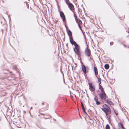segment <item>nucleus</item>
Masks as SVG:
<instances>
[{
	"label": "nucleus",
	"mask_w": 129,
	"mask_h": 129,
	"mask_svg": "<svg viewBox=\"0 0 129 129\" xmlns=\"http://www.w3.org/2000/svg\"><path fill=\"white\" fill-rule=\"evenodd\" d=\"M74 50L75 54L77 55L78 57H80L82 55V52L80 47L78 45L75 46Z\"/></svg>",
	"instance_id": "obj_1"
},
{
	"label": "nucleus",
	"mask_w": 129,
	"mask_h": 129,
	"mask_svg": "<svg viewBox=\"0 0 129 129\" xmlns=\"http://www.w3.org/2000/svg\"><path fill=\"white\" fill-rule=\"evenodd\" d=\"M41 107L42 109H43L45 111L48 109L49 105L45 102L42 103L41 105Z\"/></svg>",
	"instance_id": "obj_2"
},
{
	"label": "nucleus",
	"mask_w": 129,
	"mask_h": 129,
	"mask_svg": "<svg viewBox=\"0 0 129 129\" xmlns=\"http://www.w3.org/2000/svg\"><path fill=\"white\" fill-rule=\"evenodd\" d=\"M102 109L105 113L106 116L111 113V109L109 107H107V108H102Z\"/></svg>",
	"instance_id": "obj_3"
},
{
	"label": "nucleus",
	"mask_w": 129,
	"mask_h": 129,
	"mask_svg": "<svg viewBox=\"0 0 129 129\" xmlns=\"http://www.w3.org/2000/svg\"><path fill=\"white\" fill-rule=\"evenodd\" d=\"M84 52L85 55L88 57L90 56L91 55V51L87 45L85 49Z\"/></svg>",
	"instance_id": "obj_4"
},
{
	"label": "nucleus",
	"mask_w": 129,
	"mask_h": 129,
	"mask_svg": "<svg viewBox=\"0 0 129 129\" xmlns=\"http://www.w3.org/2000/svg\"><path fill=\"white\" fill-rule=\"evenodd\" d=\"M82 70L85 75H86V73L88 72L89 68L88 67H86L83 65L82 66Z\"/></svg>",
	"instance_id": "obj_5"
},
{
	"label": "nucleus",
	"mask_w": 129,
	"mask_h": 129,
	"mask_svg": "<svg viewBox=\"0 0 129 129\" xmlns=\"http://www.w3.org/2000/svg\"><path fill=\"white\" fill-rule=\"evenodd\" d=\"M60 16L63 20V21L65 22L66 21V18L65 16L64 15L63 12L62 11H59Z\"/></svg>",
	"instance_id": "obj_6"
},
{
	"label": "nucleus",
	"mask_w": 129,
	"mask_h": 129,
	"mask_svg": "<svg viewBox=\"0 0 129 129\" xmlns=\"http://www.w3.org/2000/svg\"><path fill=\"white\" fill-rule=\"evenodd\" d=\"M89 86V89L91 91L93 92L95 90V87L93 84L92 83H89L88 84Z\"/></svg>",
	"instance_id": "obj_7"
},
{
	"label": "nucleus",
	"mask_w": 129,
	"mask_h": 129,
	"mask_svg": "<svg viewBox=\"0 0 129 129\" xmlns=\"http://www.w3.org/2000/svg\"><path fill=\"white\" fill-rule=\"evenodd\" d=\"M99 95L100 97L102 100H105L106 98V94L105 92L101 93Z\"/></svg>",
	"instance_id": "obj_8"
},
{
	"label": "nucleus",
	"mask_w": 129,
	"mask_h": 129,
	"mask_svg": "<svg viewBox=\"0 0 129 129\" xmlns=\"http://www.w3.org/2000/svg\"><path fill=\"white\" fill-rule=\"evenodd\" d=\"M68 7L70 10L73 12L75 10V8L73 4L70 3L68 5Z\"/></svg>",
	"instance_id": "obj_9"
},
{
	"label": "nucleus",
	"mask_w": 129,
	"mask_h": 129,
	"mask_svg": "<svg viewBox=\"0 0 129 129\" xmlns=\"http://www.w3.org/2000/svg\"><path fill=\"white\" fill-rule=\"evenodd\" d=\"M69 40L70 43L72 45H74V46L78 45L76 42L74 41L72 37H69Z\"/></svg>",
	"instance_id": "obj_10"
},
{
	"label": "nucleus",
	"mask_w": 129,
	"mask_h": 129,
	"mask_svg": "<svg viewBox=\"0 0 129 129\" xmlns=\"http://www.w3.org/2000/svg\"><path fill=\"white\" fill-rule=\"evenodd\" d=\"M93 71L96 77H97L98 76V71L97 68L96 67H94L93 69Z\"/></svg>",
	"instance_id": "obj_11"
},
{
	"label": "nucleus",
	"mask_w": 129,
	"mask_h": 129,
	"mask_svg": "<svg viewBox=\"0 0 129 129\" xmlns=\"http://www.w3.org/2000/svg\"><path fill=\"white\" fill-rule=\"evenodd\" d=\"M105 101L106 103L110 105H114V104L110 100L107 99Z\"/></svg>",
	"instance_id": "obj_12"
},
{
	"label": "nucleus",
	"mask_w": 129,
	"mask_h": 129,
	"mask_svg": "<svg viewBox=\"0 0 129 129\" xmlns=\"http://www.w3.org/2000/svg\"><path fill=\"white\" fill-rule=\"evenodd\" d=\"M118 126L119 129H126L124 126L123 124L121 123H118Z\"/></svg>",
	"instance_id": "obj_13"
},
{
	"label": "nucleus",
	"mask_w": 129,
	"mask_h": 129,
	"mask_svg": "<svg viewBox=\"0 0 129 129\" xmlns=\"http://www.w3.org/2000/svg\"><path fill=\"white\" fill-rule=\"evenodd\" d=\"M94 100L96 102V104L98 105H99L100 104V103L99 101H98V99L97 96H95L94 98Z\"/></svg>",
	"instance_id": "obj_14"
},
{
	"label": "nucleus",
	"mask_w": 129,
	"mask_h": 129,
	"mask_svg": "<svg viewBox=\"0 0 129 129\" xmlns=\"http://www.w3.org/2000/svg\"><path fill=\"white\" fill-rule=\"evenodd\" d=\"M78 23V26L79 28H80V29H81V27L82 26V22L81 21V20L80 19L79 20V22L77 23Z\"/></svg>",
	"instance_id": "obj_15"
},
{
	"label": "nucleus",
	"mask_w": 129,
	"mask_h": 129,
	"mask_svg": "<svg viewBox=\"0 0 129 129\" xmlns=\"http://www.w3.org/2000/svg\"><path fill=\"white\" fill-rule=\"evenodd\" d=\"M99 89L100 90L101 93L105 92L104 89L101 85H99Z\"/></svg>",
	"instance_id": "obj_16"
},
{
	"label": "nucleus",
	"mask_w": 129,
	"mask_h": 129,
	"mask_svg": "<svg viewBox=\"0 0 129 129\" xmlns=\"http://www.w3.org/2000/svg\"><path fill=\"white\" fill-rule=\"evenodd\" d=\"M81 104L82 108L83 110V112H84V114H87V113L86 112V111H85V108L84 106L83 105V103H81Z\"/></svg>",
	"instance_id": "obj_17"
},
{
	"label": "nucleus",
	"mask_w": 129,
	"mask_h": 129,
	"mask_svg": "<svg viewBox=\"0 0 129 129\" xmlns=\"http://www.w3.org/2000/svg\"><path fill=\"white\" fill-rule=\"evenodd\" d=\"M67 32L68 35L69 37H72V32L70 30H68L67 31Z\"/></svg>",
	"instance_id": "obj_18"
},
{
	"label": "nucleus",
	"mask_w": 129,
	"mask_h": 129,
	"mask_svg": "<svg viewBox=\"0 0 129 129\" xmlns=\"http://www.w3.org/2000/svg\"><path fill=\"white\" fill-rule=\"evenodd\" d=\"M74 17H75V21H76V22L77 23H78L79 22V21L77 18V17L76 15H74Z\"/></svg>",
	"instance_id": "obj_19"
},
{
	"label": "nucleus",
	"mask_w": 129,
	"mask_h": 129,
	"mask_svg": "<svg viewBox=\"0 0 129 129\" xmlns=\"http://www.w3.org/2000/svg\"><path fill=\"white\" fill-rule=\"evenodd\" d=\"M74 17H75V21H76V22L77 23H78L79 22V21L77 18V17L76 15H74Z\"/></svg>",
	"instance_id": "obj_20"
},
{
	"label": "nucleus",
	"mask_w": 129,
	"mask_h": 129,
	"mask_svg": "<svg viewBox=\"0 0 129 129\" xmlns=\"http://www.w3.org/2000/svg\"><path fill=\"white\" fill-rule=\"evenodd\" d=\"M109 65L108 64H106L105 65V68L106 69H108L109 68Z\"/></svg>",
	"instance_id": "obj_21"
},
{
	"label": "nucleus",
	"mask_w": 129,
	"mask_h": 129,
	"mask_svg": "<svg viewBox=\"0 0 129 129\" xmlns=\"http://www.w3.org/2000/svg\"><path fill=\"white\" fill-rule=\"evenodd\" d=\"M106 129H110V127L109 125L107 124L106 125L105 127Z\"/></svg>",
	"instance_id": "obj_22"
},
{
	"label": "nucleus",
	"mask_w": 129,
	"mask_h": 129,
	"mask_svg": "<svg viewBox=\"0 0 129 129\" xmlns=\"http://www.w3.org/2000/svg\"><path fill=\"white\" fill-rule=\"evenodd\" d=\"M66 4L68 5V4L70 3V2L69 0H65Z\"/></svg>",
	"instance_id": "obj_23"
},
{
	"label": "nucleus",
	"mask_w": 129,
	"mask_h": 129,
	"mask_svg": "<svg viewBox=\"0 0 129 129\" xmlns=\"http://www.w3.org/2000/svg\"><path fill=\"white\" fill-rule=\"evenodd\" d=\"M103 107H104V108H107V107H108V106L106 104H104L103 105Z\"/></svg>",
	"instance_id": "obj_24"
},
{
	"label": "nucleus",
	"mask_w": 129,
	"mask_h": 129,
	"mask_svg": "<svg viewBox=\"0 0 129 129\" xmlns=\"http://www.w3.org/2000/svg\"><path fill=\"white\" fill-rule=\"evenodd\" d=\"M96 77L98 78V80L99 82L101 81V79L98 76H97V77Z\"/></svg>",
	"instance_id": "obj_25"
},
{
	"label": "nucleus",
	"mask_w": 129,
	"mask_h": 129,
	"mask_svg": "<svg viewBox=\"0 0 129 129\" xmlns=\"http://www.w3.org/2000/svg\"><path fill=\"white\" fill-rule=\"evenodd\" d=\"M41 109H40L39 110V113L41 115H45V114H43V113H41Z\"/></svg>",
	"instance_id": "obj_26"
},
{
	"label": "nucleus",
	"mask_w": 129,
	"mask_h": 129,
	"mask_svg": "<svg viewBox=\"0 0 129 129\" xmlns=\"http://www.w3.org/2000/svg\"><path fill=\"white\" fill-rule=\"evenodd\" d=\"M76 91L79 94V91L78 90H76Z\"/></svg>",
	"instance_id": "obj_27"
},
{
	"label": "nucleus",
	"mask_w": 129,
	"mask_h": 129,
	"mask_svg": "<svg viewBox=\"0 0 129 129\" xmlns=\"http://www.w3.org/2000/svg\"><path fill=\"white\" fill-rule=\"evenodd\" d=\"M101 81H100L99 82V85H100V84H101Z\"/></svg>",
	"instance_id": "obj_28"
},
{
	"label": "nucleus",
	"mask_w": 129,
	"mask_h": 129,
	"mask_svg": "<svg viewBox=\"0 0 129 129\" xmlns=\"http://www.w3.org/2000/svg\"><path fill=\"white\" fill-rule=\"evenodd\" d=\"M26 5L27 6H28V8L29 7H28V4H27V3H26Z\"/></svg>",
	"instance_id": "obj_29"
},
{
	"label": "nucleus",
	"mask_w": 129,
	"mask_h": 129,
	"mask_svg": "<svg viewBox=\"0 0 129 129\" xmlns=\"http://www.w3.org/2000/svg\"><path fill=\"white\" fill-rule=\"evenodd\" d=\"M115 113L116 114V115H118V113H116L115 112Z\"/></svg>",
	"instance_id": "obj_30"
},
{
	"label": "nucleus",
	"mask_w": 129,
	"mask_h": 129,
	"mask_svg": "<svg viewBox=\"0 0 129 129\" xmlns=\"http://www.w3.org/2000/svg\"><path fill=\"white\" fill-rule=\"evenodd\" d=\"M74 94V95L75 97V98H76V94Z\"/></svg>",
	"instance_id": "obj_31"
},
{
	"label": "nucleus",
	"mask_w": 129,
	"mask_h": 129,
	"mask_svg": "<svg viewBox=\"0 0 129 129\" xmlns=\"http://www.w3.org/2000/svg\"><path fill=\"white\" fill-rule=\"evenodd\" d=\"M33 109V107H31V108H30V109Z\"/></svg>",
	"instance_id": "obj_32"
},
{
	"label": "nucleus",
	"mask_w": 129,
	"mask_h": 129,
	"mask_svg": "<svg viewBox=\"0 0 129 129\" xmlns=\"http://www.w3.org/2000/svg\"><path fill=\"white\" fill-rule=\"evenodd\" d=\"M2 31H3V29H2Z\"/></svg>",
	"instance_id": "obj_33"
}]
</instances>
